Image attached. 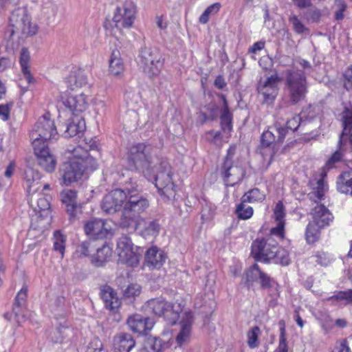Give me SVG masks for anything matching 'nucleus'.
<instances>
[{"label": "nucleus", "mask_w": 352, "mask_h": 352, "mask_svg": "<svg viewBox=\"0 0 352 352\" xmlns=\"http://www.w3.org/2000/svg\"><path fill=\"white\" fill-rule=\"evenodd\" d=\"M151 144L138 143L132 145L129 151L128 161L131 168L141 172L148 179L153 180L158 192L168 199L175 196V186L172 179L171 168L167 162H162L156 168Z\"/></svg>", "instance_id": "1"}, {"label": "nucleus", "mask_w": 352, "mask_h": 352, "mask_svg": "<svg viewBox=\"0 0 352 352\" xmlns=\"http://www.w3.org/2000/svg\"><path fill=\"white\" fill-rule=\"evenodd\" d=\"M72 152L74 159L65 162L60 169L62 182L67 186L81 179L86 169H94L96 166L95 159L87 148L78 146Z\"/></svg>", "instance_id": "2"}, {"label": "nucleus", "mask_w": 352, "mask_h": 352, "mask_svg": "<svg viewBox=\"0 0 352 352\" xmlns=\"http://www.w3.org/2000/svg\"><path fill=\"white\" fill-rule=\"evenodd\" d=\"M126 201L119 221L120 228H127L130 223L133 224L135 221L142 218L141 214L149 206L148 200L140 193L137 185L126 187Z\"/></svg>", "instance_id": "3"}, {"label": "nucleus", "mask_w": 352, "mask_h": 352, "mask_svg": "<svg viewBox=\"0 0 352 352\" xmlns=\"http://www.w3.org/2000/svg\"><path fill=\"white\" fill-rule=\"evenodd\" d=\"M287 133V129L279 123H275L261 135V154L269 162L274 159L279 151V145L283 143Z\"/></svg>", "instance_id": "4"}, {"label": "nucleus", "mask_w": 352, "mask_h": 352, "mask_svg": "<svg viewBox=\"0 0 352 352\" xmlns=\"http://www.w3.org/2000/svg\"><path fill=\"white\" fill-rule=\"evenodd\" d=\"M307 88V78L302 71L289 69L286 72L285 90L291 104H296L302 101Z\"/></svg>", "instance_id": "5"}, {"label": "nucleus", "mask_w": 352, "mask_h": 352, "mask_svg": "<svg viewBox=\"0 0 352 352\" xmlns=\"http://www.w3.org/2000/svg\"><path fill=\"white\" fill-rule=\"evenodd\" d=\"M25 179L30 206L36 212L47 210L50 202L43 192H38L41 187L39 173L29 169L25 172Z\"/></svg>", "instance_id": "6"}, {"label": "nucleus", "mask_w": 352, "mask_h": 352, "mask_svg": "<svg viewBox=\"0 0 352 352\" xmlns=\"http://www.w3.org/2000/svg\"><path fill=\"white\" fill-rule=\"evenodd\" d=\"M144 309L148 314L163 317L171 325L176 323L182 311L179 305L166 301L162 298H153L148 300L144 305Z\"/></svg>", "instance_id": "7"}, {"label": "nucleus", "mask_w": 352, "mask_h": 352, "mask_svg": "<svg viewBox=\"0 0 352 352\" xmlns=\"http://www.w3.org/2000/svg\"><path fill=\"white\" fill-rule=\"evenodd\" d=\"M58 135L54 122L49 114L41 117L30 133L32 146H47V141Z\"/></svg>", "instance_id": "8"}, {"label": "nucleus", "mask_w": 352, "mask_h": 352, "mask_svg": "<svg viewBox=\"0 0 352 352\" xmlns=\"http://www.w3.org/2000/svg\"><path fill=\"white\" fill-rule=\"evenodd\" d=\"M140 65L144 73L153 78L160 74L163 63L156 49L144 47L140 54Z\"/></svg>", "instance_id": "9"}, {"label": "nucleus", "mask_w": 352, "mask_h": 352, "mask_svg": "<svg viewBox=\"0 0 352 352\" xmlns=\"http://www.w3.org/2000/svg\"><path fill=\"white\" fill-rule=\"evenodd\" d=\"M12 34L18 33L25 36H33L36 34L38 27L32 23L30 16L23 10H14L10 17Z\"/></svg>", "instance_id": "10"}, {"label": "nucleus", "mask_w": 352, "mask_h": 352, "mask_svg": "<svg viewBox=\"0 0 352 352\" xmlns=\"http://www.w3.org/2000/svg\"><path fill=\"white\" fill-rule=\"evenodd\" d=\"M277 248V242L271 236H268L252 243L251 254L255 260L267 262L274 258L276 254L274 253Z\"/></svg>", "instance_id": "11"}, {"label": "nucleus", "mask_w": 352, "mask_h": 352, "mask_svg": "<svg viewBox=\"0 0 352 352\" xmlns=\"http://www.w3.org/2000/svg\"><path fill=\"white\" fill-rule=\"evenodd\" d=\"M136 14V6L131 1H126L122 6L118 7L114 12L113 21L118 29L132 27Z\"/></svg>", "instance_id": "12"}, {"label": "nucleus", "mask_w": 352, "mask_h": 352, "mask_svg": "<svg viewBox=\"0 0 352 352\" xmlns=\"http://www.w3.org/2000/svg\"><path fill=\"white\" fill-rule=\"evenodd\" d=\"M116 251L120 263L131 267H134L138 264L139 257L134 252L133 244L128 236L123 235L118 239Z\"/></svg>", "instance_id": "13"}, {"label": "nucleus", "mask_w": 352, "mask_h": 352, "mask_svg": "<svg viewBox=\"0 0 352 352\" xmlns=\"http://www.w3.org/2000/svg\"><path fill=\"white\" fill-rule=\"evenodd\" d=\"M126 201V187L124 189L116 188L104 197L101 208L106 213L114 214L124 207Z\"/></svg>", "instance_id": "14"}, {"label": "nucleus", "mask_w": 352, "mask_h": 352, "mask_svg": "<svg viewBox=\"0 0 352 352\" xmlns=\"http://www.w3.org/2000/svg\"><path fill=\"white\" fill-rule=\"evenodd\" d=\"M280 79L276 74L265 78H261L258 82L257 90L263 96V102L267 104L272 103L276 98L278 92V84Z\"/></svg>", "instance_id": "15"}, {"label": "nucleus", "mask_w": 352, "mask_h": 352, "mask_svg": "<svg viewBox=\"0 0 352 352\" xmlns=\"http://www.w3.org/2000/svg\"><path fill=\"white\" fill-rule=\"evenodd\" d=\"M84 230L87 236L94 239H104L113 234L109 223L100 219H93L87 221L84 225Z\"/></svg>", "instance_id": "16"}, {"label": "nucleus", "mask_w": 352, "mask_h": 352, "mask_svg": "<svg viewBox=\"0 0 352 352\" xmlns=\"http://www.w3.org/2000/svg\"><path fill=\"white\" fill-rule=\"evenodd\" d=\"M221 175L226 186H234L239 182L245 175V170L241 166L234 165L232 161L223 162Z\"/></svg>", "instance_id": "17"}, {"label": "nucleus", "mask_w": 352, "mask_h": 352, "mask_svg": "<svg viewBox=\"0 0 352 352\" xmlns=\"http://www.w3.org/2000/svg\"><path fill=\"white\" fill-rule=\"evenodd\" d=\"M38 165L47 173H52L56 166V160L47 146H33Z\"/></svg>", "instance_id": "18"}, {"label": "nucleus", "mask_w": 352, "mask_h": 352, "mask_svg": "<svg viewBox=\"0 0 352 352\" xmlns=\"http://www.w3.org/2000/svg\"><path fill=\"white\" fill-rule=\"evenodd\" d=\"M124 228L137 230L140 234L146 238L157 235L160 231V225L156 221H146L144 218L142 217L135 221L133 224L130 223L129 227Z\"/></svg>", "instance_id": "19"}, {"label": "nucleus", "mask_w": 352, "mask_h": 352, "mask_svg": "<svg viewBox=\"0 0 352 352\" xmlns=\"http://www.w3.org/2000/svg\"><path fill=\"white\" fill-rule=\"evenodd\" d=\"M127 324L132 331L138 333H144L153 327L155 322L153 320L148 317L134 314L129 317Z\"/></svg>", "instance_id": "20"}, {"label": "nucleus", "mask_w": 352, "mask_h": 352, "mask_svg": "<svg viewBox=\"0 0 352 352\" xmlns=\"http://www.w3.org/2000/svg\"><path fill=\"white\" fill-rule=\"evenodd\" d=\"M64 105L72 112L81 113L88 107L87 96L82 92L70 94L63 101Z\"/></svg>", "instance_id": "21"}, {"label": "nucleus", "mask_w": 352, "mask_h": 352, "mask_svg": "<svg viewBox=\"0 0 352 352\" xmlns=\"http://www.w3.org/2000/svg\"><path fill=\"white\" fill-rule=\"evenodd\" d=\"M312 222L318 228L328 226L333 221V216L323 204L317 205L311 212Z\"/></svg>", "instance_id": "22"}, {"label": "nucleus", "mask_w": 352, "mask_h": 352, "mask_svg": "<svg viewBox=\"0 0 352 352\" xmlns=\"http://www.w3.org/2000/svg\"><path fill=\"white\" fill-rule=\"evenodd\" d=\"M135 345V341L130 333H120L113 338L115 352H130Z\"/></svg>", "instance_id": "23"}, {"label": "nucleus", "mask_w": 352, "mask_h": 352, "mask_svg": "<svg viewBox=\"0 0 352 352\" xmlns=\"http://www.w3.org/2000/svg\"><path fill=\"white\" fill-rule=\"evenodd\" d=\"M65 82L71 91H77L79 89L87 85V79L83 71L75 69L71 71L65 80Z\"/></svg>", "instance_id": "24"}, {"label": "nucleus", "mask_w": 352, "mask_h": 352, "mask_svg": "<svg viewBox=\"0 0 352 352\" xmlns=\"http://www.w3.org/2000/svg\"><path fill=\"white\" fill-rule=\"evenodd\" d=\"M318 122L314 119L302 120L299 116H294L291 120L287 122V130L290 129L293 131L301 129L303 131L307 132L314 126H318Z\"/></svg>", "instance_id": "25"}, {"label": "nucleus", "mask_w": 352, "mask_h": 352, "mask_svg": "<svg viewBox=\"0 0 352 352\" xmlns=\"http://www.w3.org/2000/svg\"><path fill=\"white\" fill-rule=\"evenodd\" d=\"M192 321L193 317L192 314L186 313L180 322V331L176 337V342L179 346H182L188 340Z\"/></svg>", "instance_id": "26"}, {"label": "nucleus", "mask_w": 352, "mask_h": 352, "mask_svg": "<svg viewBox=\"0 0 352 352\" xmlns=\"http://www.w3.org/2000/svg\"><path fill=\"white\" fill-rule=\"evenodd\" d=\"M60 196L63 203L66 206V210L70 219H74L77 210L76 192L73 190H66L61 192Z\"/></svg>", "instance_id": "27"}, {"label": "nucleus", "mask_w": 352, "mask_h": 352, "mask_svg": "<svg viewBox=\"0 0 352 352\" xmlns=\"http://www.w3.org/2000/svg\"><path fill=\"white\" fill-rule=\"evenodd\" d=\"M100 295L107 309L115 310L120 307V302L117 294L111 287L103 286L100 291Z\"/></svg>", "instance_id": "28"}, {"label": "nucleus", "mask_w": 352, "mask_h": 352, "mask_svg": "<svg viewBox=\"0 0 352 352\" xmlns=\"http://www.w3.org/2000/svg\"><path fill=\"white\" fill-rule=\"evenodd\" d=\"M164 252L155 247L148 249L145 255V261L148 266L153 268H160L165 261Z\"/></svg>", "instance_id": "29"}, {"label": "nucleus", "mask_w": 352, "mask_h": 352, "mask_svg": "<svg viewBox=\"0 0 352 352\" xmlns=\"http://www.w3.org/2000/svg\"><path fill=\"white\" fill-rule=\"evenodd\" d=\"M223 102V107L221 109V129L226 133H230L232 130V113L230 112L226 98L221 94Z\"/></svg>", "instance_id": "30"}, {"label": "nucleus", "mask_w": 352, "mask_h": 352, "mask_svg": "<svg viewBox=\"0 0 352 352\" xmlns=\"http://www.w3.org/2000/svg\"><path fill=\"white\" fill-rule=\"evenodd\" d=\"M341 119L343 130L340 135L339 145L342 147L352 131V109L345 107L341 113Z\"/></svg>", "instance_id": "31"}, {"label": "nucleus", "mask_w": 352, "mask_h": 352, "mask_svg": "<svg viewBox=\"0 0 352 352\" xmlns=\"http://www.w3.org/2000/svg\"><path fill=\"white\" fill-rule=\"evenodd\" d=\"M311 191L308 194L309 198L314 202L323 199L324 193L327 190V186L324 183V179L321 178L316 181L310 182Z\"/></svg>", "instance_id": "32"}, {"label": "nucleus", "mask_w": 352, "mask_h": 352, "mask_svg": "<svg viewBox=\"0 0 352 352\" xmlns=\"http://www.w3.org/2000/svg\"><path fill=\"white\" fill-rule=\"evenodd\" d=\"M336 185L339 192L352 196V170L342 172L337 179Z\"/></svg>", "instance_id": "33"}, {"label": "nucleus", "mask_w": 352, "mask_h": 352, "mask_svg": "<svg viewBox=\"0 0 352 352\" xmlns=\"http://www.w3.org/2000/svg\"><path fill=\"white\" fill-rule=\"evenodd\" d=\"M85 129V122L81 117L75 116L67 125L65 135L67 138L74 137Z\"/></svg>", "instance_id": "34"}, {"label": "nucleus", "mask_w": 352, "mask_h": 352, "mask_svg": "<svg viewBox=\"0 0 352 352\" xmlns=\"http://www.w3.org/2000/svg\"><path fill=\"white\" fill-rule=\"evenodd\" d=\"M30 60V54L29 50L26 47H23L20 52L19 62L23 77L28 83L33 81V77L29 67Z\"/></svg>", "instance_id": "35"}, {"label": "nucleus", "mask_w": 352, "mask_h": 352, "mask_svg": "<svg viewBox=\"0 0 352 352\" xmlns=\"http://www.w3.org/2000/svg\"><path fill=\"white\" fill-rule=\"evenodd\" d=\"M124 63L118 51H113L109 60L110 74L114 76H120L124 72Z\"/></svg>", "instance_id": "36"}, {"label": "nucleus", "mask_w": 352, "mask_h": 352, "mask_svg": "<svg viewBox=\"0 0 352 352\" xmlns=\"http://www.w3.org/2000/svg\"><path fill=\"white\" fill-rule=\"evenodd\" d=\"M165 344L159 338L149 336L144 340L140 352H160Z\"/></svg>", "instance_id": "37"}, {"label": "nucleus", "mask_w": 352, "mask_h": 352, "mask_svg": "<svg viewBox=\"0 0 352 352\" xmlns=\"http://www.w3.org/2000/svg\"><path fill=\"white\" fill-rule=\"evenodd\" d=\"M111 248L107 245H103L101 248L97 249V252L93 256L91 261L97 267L102 266L111 256Z\"/></svg>", "instance_id": "38"}, {"label": "nucleus", "mask_w": 352, "mask_h": 352, "mask_svg": "<svg viewBox=\"0 0 352 352\" xmlns=\"http://www.w3.org/2000/svg\"><path fill=\"white\" fill-rule=\"evenodd\" d=\"M265 198V194L258 188H253L246 192L242 197L243 202H261Z\"/></svg>", "instance_id": "39"}, {"label": "nucleus", "mask_w": 352, "mask_h": 352, "mask_svg": "<svg viewBox=\"0 0 352 352\" xmlns=\"http://www.w3.org/2000/svg\"><path fill=\"white\" fill-rule=\"evenodd\" d=\"M66 236L60 230L54 232V250L58 252L63 257L65 249Z\"/></svg>", "instance_id": "40"}, {"label": "nucleus", "mask_w": 352, "mask_h": 352, "mask_svg": "<svg viewBox=\"0 0 352 352\" xmlns=\"http://www.w3.org/2000/svg\"><path fill=\"white\" fill-rule=\"evenodd\" d=\"M262 271L257 264H254L246 272V283L249 287L254 282L259 280Z\"/></svg>", "instance_id": "41"}, {"label": "nucleus", "mask_w": 352, "mask_h": 352, "mask_svg": "<svg viewBox=\"0 0 352 352\" xmlns=\"http://www.w3.org/2000/svg\"><path fill=\"white\" fill-rule=\"evenodd\" d=\"M322 228L316 226L313 222L308 224L306 230V239L309 243H314L319 239L320 230Z\"/></svg>", "instance_id": "42"}, {"label": "nucleus", "mask_w": 352, "mask_h": 352, "mask_svg": "<svg viewBox=\"0 0 352 352\" xmlns=\"http://www.w3.org/2000/svg\"><path fill=\"white\" fill-rule=\"evenodd\" d=\"M278 250L274 252V258L272 260L274 261L276 263H280L282 265H287L290 262V259L289 257V253L286 250L282 248L278 245Z\"/></svg>", "instance_id": "43"}, {"label": "nucleus", "mask_w": 352, "mask_h": 352, "mask_svg": "<svg viewBox=\"0 0 352 352\" xmlns=\"http://www.w3.org/2000/svg\"><path fill=\"white\" fill-rule=\"evenodd\" d=\"M221 8L219 3H214L208 6L199 17V22L206 24L209 21V16L217 14Z\"/></svg>", "instance_id": "44"}, {"label": "nucleus", "mask_w": 352, "mask_h": 352, "mask_svg": "<svg viewBox=\"0 0 352 352\" xmlns=\"http://www.w3.org/2000/svg\"><path fill=\"white\" fill-rule=\"evenodd\" d=\"M259 333H260V329L257 326H255V327L251 328L248 331V332L247 333V337H248L247 343H248V345L250 348L254 349V348H256L258 346V339Z\"/></svg>", "instance_id": "45"}, {"label": "nucleus", "mask_w": 352, "mask_h": 352, "mask_svg": "<svg viewBox=\"0 0 352 352\" xmlns=\"http://www.w3.org/2000/svg\"><path fill=\"white\" fill-rule=\"evenodd\" d=\"M245 202L242 201L236 207V212L239 219H248L253 214V209L252 207L246 206Z\"/></svg>", "instance_id": "46"}, {"label": "nucleus", "mask_w": 352, "mask_h": 352, "mask_svg": "<svg viewBox=\"0 0 352 352\" xmlns=\"http://www.w3.org/2000/svg\"><path fill=\"white\" fill-rule=\"evenodd\" d=\"M305 16L308 21L318 23L322 16V12L320 9L311 5L309 8H307Z\"/></svg>", "instance_id": "47"}, {"label": "nucleus", "mask_w": 352, "mask_h": 352, "mask_svg": "<svg viewBox=\"0 0 352 352\" xmlns=\"http://www.w3.org/2000/svg\"><path fill=\"white\" fill-rule=\"evenodd\" d=\"M279 324L280 325V338H279V344L276 350V352H288V346L286 342V337H285V322L283 320H280L279 322Z\"/></svg>", "instance_id": "48"}, {"label": "nucleus", "mask_w": 352, "mask_h": 352, "mask_svg": "<svg viewBox=\"0 0 352 352\" xmlns=\"http://www.w3.org/2000/svg\"><path fill=\"white\" fill-rule=\"evenodd\" d=\"M289 21L292 24L294 30L297 34H303L309 32V29L300 21L298 17L295 14L290 15Z\"/></svg>", "instance_id": "49"}, {"label": "nucleus", "mask_w": 352, "mask_h": 352, "mask_svg": "<svg viewBox=\"0 0 352 352\" xmlns=\"http://www.w3.org/2000/svg\"><path fill=\"white\" fill-rule=\"evenodd\" d=\"M338 146L339 147V149L333 153V154L331 155V157L328 160L326 164V167L328 168H330L333 166V165L339 162L342 155H343V151L345 149V141L344 142L343 146H340L339 142L338 143Z\"/></svg>", "instance_id": "50"}, {"label": "nucleus", "mask_w": 352, "mask_h": 352, "mask_svg": "<svg viewBox=\"0 0 352 352\" xmlns=\"http://www.w3.org/2000/svg\"><path fill=\"white\" fill-rule=\"evenodd\" d=\"M338 301H344L346 304L352 303V289L339 292L336 295L330 298Z\"/></svg>", "instance_id": "51"}, {"label": "nucleus", "mask_w": 352, "mask_h": 352, "mask_svg": "<svg viewBox=\"0 0 352 352\" xmlns=\"http://www.w3.org/2000/svg\"><path fill=\"white\" fill-rule=\"evenodd\" d=\"M335 19L340 21L344 18V12L346 9V4L344 0H336L335 1Z\"/></svg>", "instance_id": "52"}, {"label": "nucleus", "mask_w": 352, "mask_h": 352, "mask_svg": "<svg viewBox=\"0 0 352 352\" xmlns=\"http://www.w3.org/2000/svg\"><path fill=\"white\" fill-rule=\"evenodd\" d=\"M87 352H107V351L104 349L101 340L98 338H95L89 343Z\"/></svg>", "instance_id": "53"}, {"label": "nucleus", "mask_w": 352, "mask_h": 352, "mask_svg": "<svg viewBox=\"0 0 352 352\" xmlns=\"http://www.w3.org/2000/svg\"><path fill=\"white\" fill-rule=\"evenodd\" d=\"M276 226L272 228L270 230V235L276 236L280 239H283L285 238V221L276 222Z\"/></svg>", "instance_id": "54"}, {"label": "nucleus", "mask_w": 352, "mask_h": 352, "mask_svg": "<svg viewBox=\"0 0 352 352\" xmlns=\"http://www.w3.org/2000/svg\"><path fill=\"white\" fill-rule=\"evenodd\" d=\"M141 292V287L138 284H131L124 290V295L126 298H133L138 296Z\"/></svg>", "instance_id": "55"}, {"label": "nucleus", "mask_w": 352, "mask_h": 352, "mask_svg": "<svg viewBox=\"0 0 352 352\" xmlns=\"http://www.w3.org/2000/svg\"><path fill=\"white\" fill-rule=\"evenodd\" d=\"M274 215L276 222L285 221V209L283 204L281 201H278L276 204L274 211Z\"/></svg>", "instance_id": "56"}, {"label": "nucleus", "mask_w": 352, "mask_h": 352, "mask_svg": "<svg viewBox=\"0 0 352 352\" xmlns=\"http://www.w3.org/2000/svg\"><path fill=\"white\" fill-rule=\"evenodd\" d=\"M344 86L349 90L352 89V66L349 67L343 74Z\"/></svg>", "instance_id": "57"}, {"label": "nucleus", "mask_w": 352, "mask_h": 352, "mask_svg": "<svg viewBox=\"0 0 352 352\" xmlns=\"http://www.w3.org/2000/svg\"><path fill=\"white\" fill-rule=\"evenodd\" d=\"M333 352H350L347 340L345 339L338 340L336 342Z\"/></svg>", "instance_id": "58"}, {"label": "nucleus", "mask_w": 352, "mask_h": 352, "mask_svg": "<svg viewBox=\"0 0 352 352\" xmlns=\"http://www.w3.org/2000/svg\"><path fill=\"white\" fill-rule=\"evenodd\" d=\"M13 106V102H9L6 104L0 105V117L3 120H8L10 117V112L12 107Z\"/></svg>", "instance_id": "59"}, {"label": "nucleus", "mask_w": 352, "mask_h": 352, "mask_svg": "<svg viewBox=\"0 0 352 352\" xmlns=\"http://www.w3.org/2000/svg\"><path fill=\"white\" fill-rule=\"evenodd\" d=\"M91 243L89 241H83L77 248L76 252L80 256H87L89 254V248Z\"/></svg>", "instance_id": "60"}, {"label": "nucleus", "mask_w": 352, "mask_h": 352, "mask_svg": "<svg viewBox=\"0 0 352 352\" xmlns=\"http://www.w3.org/2000/svg\"><path fill=\"white\" fill-rule=\"evenodd\" d=\"M65 302V298L61 296H55L51 299V303L50 305L52 310H56L59 307H61Z\"/></svg>", "instance_id": "61"}, {"label": "nucleus", "mask_w": 352, "mask_h": 352, "mask_svg": "<svg viewBox=\"0 0 352 352\" xmlns=\"http://www.w3.org/2000/svg\"><path fill=\"white\" fill-rule=\"evenodd\" d=\"M50 338L52 342L55 343H60L63 340V332L62 329H56L50 334Z\"/></svg>", "instance_id": "62"}, {"label": "nucleus", "mask_w": 352, "mask_h": 352, "mask_svg": "<svg viewBox=\"0 0 352 352\" xmlns=\"http://www.w3.org/2000/svg\"><path fill=\"white\" fill-rule=\"evenodd\" d=\"M27 288L23 287L16 296V304L18 306H21L24 303L27 296Z\"/></svg>", "instance_id": "63"}, {"label": "nucleus", "mask_w": 352, "mask_h": 352, "mask_svg": "<svg viewBox=\"0 0 352 352\" xmlns=\"http://www.w3.org/2000/svg\"><path fill=\"white\" fill-rule=\"evenodd\" d=\"M259 282L263 288H270L271 287L272 279L266 274L262 272Z\"/></svg>", "instance_id": "64"}]
</instances>
